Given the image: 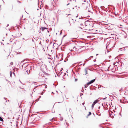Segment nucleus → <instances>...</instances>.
<instances>
[{
	"label": "nucleus",
	"mask_w": 128,
	"mask_h": 128,
	"mask_svg": "<svg viewBox=\"0 0 128 128\" xmlns=\"http://www.w3.org/2000/svg\"><path fill=\"white\" fill-rule=\"evenodd\" d=\"M32 40L33 42L34 41L33 39H32Z\"/></svg>",
	"instance_id": "obj_34"
},
{
	"label": "nucleus",
	"mask_w": 128,
	"mask_h": 128,
	"mask_svg": "<svg viewBox=\"0 0 128 128\" xmlns=\"http://www.w3.org/2000/svg\"><path fill=\"white\" fill-rule=\"evenodd\" d=\"M72 0H69L70 1V2H71L72 1Z\"/></svg>",
	"instance_id": "obj_31"
},
{
	"label": "nucleus",
	"mask_w": 128,
	"mask_h": 128,
	"mask_svg": "<svg viewBox=\"0 0 128 128\" xmlns=\"http://www.w3.org/2000/svg\"><path fill=\"white\" fill-rule=\"evenodd\" d=\"M66 125H68V123L67 122H66Z\"/></svg>",
	"instance_id": "obj_26"
},
{
	"label": "nucleus",
	"mask_w": 128,
	"mask_h": 128,
	"mask_svg": "<svg viewBox=\"0 0 128 128\" xmlns=\"http://www.w3.org/2000/svg\"><path fill=\"white\" fill-rule=\"evenodd\" d=\"M104 104V103H103V104L102 105H103Z\"/></svg>",
	"instance_id": "obj_42"
},
{
	"label": "nucleus",
	"mask_w": 128,
	"mask_h": 128,
	"mask_svg": "<svg viewBox=\"0 0 128 128\" xmlns=\"http://www.w3.org/2000/svg\"><path fill=\"white\" fill-rule=\"evenodd\" d=\"M54 120V118H52V119L50 120V121H52H52H53V120Z\"/></svg>",
	"instance_id": "obj_18"
},
{
	"label": "nucleus",
	"mask_w": 128,
	"mask_h": 128,
	"mask_svg": "<svg viewBox=\"0 0 128 128\" xmlns=\"http://www.w3.org/2000/svg\"><path fill=\"white\" fill-rule=\"evenodd\" d=\"M106 98H107V97H106L105 98L102 99L103 100H104L106 99Z\"/></svg>",
	"instance_id": "obj_23"
},
{
	"label": "nucleus",
	"mask_w": 128,
	"mask_h": 128,
	"mask_svg": "<svg viewBox=\"0 0 128 128\" xmlns=\"http://www.w3.org/2000/svg\"><path fill=\"white\" fill-rule=\"evenodd\" d=\"M94 104H92V108H93L94 107Z\"/></svg>",
	"instance_id": "obj_17"
},
{
	"label": "nucleus",
	"mask_w": 128,
	"mask_h": 128,
	"mask_svg": "<svg viewBox=\"0 0 128 128\" xmlns=\"http://www.w3.org/2000/svg\"><path fill=\"white\" fill-rule=\"evenodd\" d=\"M10 65H13V62H11V63H10Z\"/></svg>",
	"instance_id": "obj_19"
},
{
	"label": "nucleus",
	"mask_w": 128,
	"mask_h": 128,
	"mask_svg": "<svg viewBox=\"0 0 128 128\" xmlns=\"http://www.w3.org/2000/svg\"><path fill=\"white\" fill-rule=\"evenodd\" d=\"M84 24L86 26H88V25H90L93 27L94 24L93 23L90 22L89 20H87L84 22Z\"/></svg>",
	"instance_id": "obj_1"
},
{
	"label": "nucleus",
	"mask_w": 128,
	"mask_h": 128,
	"mask_svg": "<svg viewBox=\"0 0 128 128\" xmlns=\"http://www.w3.org/2000/svg\"><path fill=\"white\" fill-rule=\"evenodd\" d=\"M41 97V96H40L39 97V98H40Z\"/></svg>",
	"instance_id": "obj_32"
},
{
	"label": "nucleus",
	"mask_w": 128,
	"mask_h": 128,
	"mask_svg": "<svg viewBox=\"0 0 128 128\" xmlns=\"http://www.w3.org/2000/svg\"><path fill=\"white\" fill-rule=\"evenodd\" d=\"M110 116L111 117V116L110 115Z\"/></svg>",
	"instance_id": "obj_43"
},
{
	"label": "nucleus",
	"mask_w": 128,
	"mask_h": 128,
	"mask_svg": "<svg viewBox=\"0 0 128 128\" xmlns=\"http://www.w3.org/2000/svg\"><path fill=\"white\" fill-rule=\"evenodd\" d=\"M2 0V1H4L3 0Z\"/></svg>",
	"instance_id": "obj_48"
},
{
	"label": "nucleus",
	"mask_w": 128,
	"mask_h": 128,
	"mask_svg": "<svg viewBox=\"0 0 128 128\" xmlns=\"http://www.w3.org/2000/svg\"><path fill=\"white\" fill-rule=\"evenodd\" d=\"M121 90H120V91Z\"/></svg>",
	"instance_id": "obj_38"
},
{
	"label": "nucleus",
	"mask_w": 128,
	"mask_h": 128,
	"mask_svg": "<svg viewBox=\"0 0 128 128\" xmlns=\"http://www.w3.org/2000/svg\"><path fill=\"white\" fill-rule=\"evenodd\" d=\"M77 80H78V79H76L75 80V82H76V81H77Z\"/></svg>",
	"instance_id": "obj_24"
},
{
	"label": "nucleus",
	"mask_w": 128,
	"mask_h": 128,
	"mask_svg": "<svg viewBox=\"0 0 128 128\" xmlns=\"http://www.w3.org/2000/svg\"><path fill=\"white\" fill-rule=\"evenodd\" d=\"M82 25H83L82 24H81V26Z\"/></svg>",
	"instance_id": "obj_35"
},
{
	"label": "nucleus",
	"mask_w": 128,
	"mask_h": 128,
	"mask_svg": "<svg viewBox=\"0 0 128 128\" xmlns=\"http://www.w3.org/2000/svg\"><path fill=\"white\" fill-rule=\"evenodd\" d=\"M41 29L42 30V31H44L45 30H47L48 29L46 28L42 27H41Z\"/></svg>",
	"instance_id": "obj_5"
},
{
	"label": "nucleus",
	"mask_w": 128,
	"mask_h": 128,
	"mask_svg": "<svg viewBox=\"0 0 128 128\" xmlns=\"http://www.w3.org/2000/svg\"><path fill=\"white\" fill-rule=\"evenodd\" d=\"M8 102H9V100H8Z\"/></svg>",
	"instance_id": "obj_41"
},
{
	"label": "nucleus",
	"mask_w": 128,
	"mask_h": 128,
	"mask_svg": "<svg viewBox=\"0 0 128 128\" xmlns=\"http://www.w3.org/2000/svg\"><path fill=\"white\" fill-rule=\"evenodd\" d=\"M70 4L69 3L67 5V6H68V5L69 4Z\"/></svg>",
	"instance_id": "obj_29"
},
{
	"label": "nucleus",
	"mask_w": 128,
	"mask_h": 128,
	"mask_svg": "<svg viewBox=\"0 0 128 128\" xmlns=\"http://www.w3.org/2000/svg\"><path fill=\"white\" fill-rule=\"evenodd\" d=\"M95 79H94L93 80H92L90 82L88 83V84H89V85H90L94 83L95 81Z\"/></svg>",
	"instance_id": "obj_3"
},
{
	"label": "nucleus",
	"mask_w": 128,
	"mask_h": 128,
	"mask_svg": "<svg viewBox=\"0 0 128 128\" xmlns=\"http://www.w3.org/2000/svg\"><path fill=\"white\" fill-rule=\"evenodd\" d=\"M30 70H29V71L28 70H27L26 72H27V74H30Z\"/></svg>",
	"instance_id": "obj_10"
},
{
	"label": "nucleus",
	"mask_w": 128,
	"mask_h": 128,
	"mask_svg": "<svg viewBox=\"0 0 128 128\" xmlns=\"http://www.w3.org/2000/svg\"><path fill=\"white\" fill-rule=\"evenodd\" d=\"M81 62H80L79 63V65L80 66L81 65H82V64H80H80L81 63Z\"/></svg>",
	"instance_id": "obj_21"
},
{
	"label": "nucleus",
	"mask_w": 128,
	"mask_h": 128,
	"mask_svg": "<svg viewBox=\"0 0 128 128\" xmlns=\"http://www.w3.org/2000/svg\"><path fill=\"white\" fill-rule=\"evenodd\" d=\"M42 67H44V68H46V66L45 65H42L41 67V70H42Z\"/></svg>",
	"instance_id": "obj_8"
},
{
	"label": "nucleus",
	"mask_w": 128,
	"mask_h": 128,
	"mask_svg": "<svg viewBox=\"0 0 128 128\" xmlns=\"http://www.w3.org/2000/svg\"><path fill=\"white\" fill-rule=\"evenodd\" d=\"M62 56V55H61V57Z\"/></svg>",
	"instance_id": "obj_44"
},
{
	"label": "nucleus",
	"mask_w": 128,
	"mask_h": 128,
	"mask_svg": "<svg viewBox=\"0 0 128 128\" xmlns=\"http://www.w3.org/2000/svg\"><path fill=\"white\" fill-rule=\"evenodd\" d=\"M98 99H97L96 100H95L94 102L92 104L95 105L97 103L99 102V100H98Z\"/></svg>",
	"instance_id": "obj_4"
},
{
	"label": "nucleus",
	"mask_w": 128,
	"mask_h": 128,
	"mask_svg": "<svg viewBox=\"0 0 128 128\" xmlns=\"http://www.w3.org/2000/svg\"><path fill=\"white\" fill-rule=\"evenodd\" d=\"M52 112L53 113H54L55 112V111H52Z\"/></svg>",
	"instance_id": "obj_25"
},
{
	"label": "nucleus",
	"mask_w": 128,
	"mask_h": 128,
	"mask_svg": "<svg viewBox=\"0 0 128 128\" xmlns=\"http://www.w3.org/2000/svg\"><path fill=\"white\" fill-rule=\"evenodd\" d=\"M4 99H5V101H6V102L5 103V104H6V102H8V101L7 100H6V99H7V98H4Z\"/></svg>",
	"instance_id": "obj_11"
},
{
	"label": "nucleus",
	"mask_w": 128,
	"mask_h": 128,
	"mask_svg": "<svg viewBox=\"0 0 128 128\" xmlns=\"http://www.w3.org/2000/svg\"><path fill=\"white\" fill-rule=\"evenodd\" d=\"M25 64H26V66H28V67L29 68H30V66H28V64H27V63H25Z\"/></svg>",
	"instance_id": "obj_12"
},
{
	"label": "nucleus",
	"mask_w": 128,
	"mask_h": 128,
	"mask_svg": "<svg viewBox=\"0 0 128 128\" xmlns=\"http://www.w3.org/2000/svg\"><path fill=\"white\" fill-rule=\"evenodd\" d=\"M65 36H64V37H65Z\"/></svg>",
	"instance_id": "obj_36"
},
{
	"label": "nucleus",
	"mask_w": 128,
	"mask_h": 128,
	"mask_svg": "<svg viewBox=\"0 0 128 128\" xmlns=\"http://www.w3.org/2000/svg\"><path fill=\"white\" fill-rule=\"evenodd\" d=\"M0 120L1 121H3V120L2 118L0 116Z\"/></svg>",
	"instance_id": "obj_14"
},
{
	"label": "nucleus",
	"mask_w": 128,
	"mask_h": 128,
	"mask_svg": "<svg viewBox=\"0 0 128 128\" xmlns=\"http://www.w3.org/2000/svg\"><path fill=\"white\" fill-rule=\"evenodd\" d=\"M77 49V48H76L75 46L73 48V49H71V51H76Z\"/></svg>",
	"instance_id": "obj_6"
},
{
	"label": "nucleus",
	"mask_w": 128,
	"mask_h": 128,
	"mask_svg": "<svg viewBox=\"0 0 128 128\" xmlns=\"http://www.w3.org/2000/svg\"><path fill=\"white\" fill-rule=\"evenodd\" d=\"M70 15V14H69L68 15V16H69V15Z\"/></svg>",
	"instance_id": "obj_40"
},
{
	"label": "nucleus",
	"mask_w": 128,
	"mask_h": 128,
	"mask_svg": "<svg viewBox=\"0 0 128 128\" xmlns=\"http://www.w3.org/2000/svg\"><path fill=\"white\" fill-rule=\"evenodd\" d=\"M89 85V84H88V83L87 84H86L85 85V88H86Z\"/></svg>",
	"instance_id": "obj_9"
},
{
	"label": "nucleus",
	"mask_w": 128,
	"mask_h": 128,
	"mask_svg": "<svg viewBox=\"0 0 128 128\" xmlns=\"http://www.w3.org/2000/svg\"><path fill=\"white\" fill-rule=\"evenodd\" d=\"M8 26H9V25L8 24L7 26V27Z\"/></svg>",
	"instance_id": "obj_33"
},
{
	"label": "nucleus",
	"mask_w": 128,
	"mask_h": 128,
	"mask_svg": "<svg viewBox=\"0 0 128 128\" xmlns=\"http://www.w3.org/2000/svg\"><path fill=\"white\" fill-rule=\"evenodd\" d=\"M91 114H92L90 112H89V114L88 115V116H89L90 115H91Z\"/></svg>",
	"instance_id": "obj_13"
},
{
	"label": "nucleus",
	"mask_w": 128,
	"mask_h": 128,
	"mask_svg": "<svg viewBox=\"0 0 128 128\" xmlns=\"http://www.w3.org/2000/svg\"><path fill=\"white\" fill-rule=\"evenodd\" d=\"M79 50V51H80L81 52L82 51V49L81 48H80V50Z\"/></svg>",
	"instance_id": "obj_22"
},
{
	"label": "nucleus",
	"mask_w": 128,
	"mask_h": 128,
	"mask_svg": "<svg viewBox=\"0 0 128 128\" xmlns=\"http://www.w3.org/2000/svg\"><path fill=\"white\" fill-rule=\"evenodd\" d=\"M42 72H40V73L39 74V78H42L43 79H44L45 77L44 76V75L43 74H42Z\"/></svg>",
	"instance_id": "obj_2"
},
{
	"label": "nucleus",
	"mask_w": 128,
	"mask_h": 128,
	"mask_svg": "<svg viewBox=\"0 0 128 128\" xmlns=\"http://www.w3.org/2000/svg\"><path fill=\"white\" fill-rule=\"evenodd\" d=\"M19 81H20V82L21 83H22V82H21V81L20 80H19Z\"/></svg>",
	"instance_id": "obj_30"
},
{
	"label": "nucleus",
	"mask_w": 128,
	"mask_h": 128,
	"mask_svg": "<svg viewBox=\"0 0 128 128\" xmlns=\"http://www.w3.org/2000/svg\"><path fill=\"white\" fill-rule=\"evenodd\" d=\"M12 72L11 71H10V77H12Z\"/></svg>",
	"instance_id": "obj_16"
},
{
	"label": "nucleus",
	"mask_w": 128,
	"mask_h": 128,
	"mask_svg": "<svg viewBox=\"0 0 128 128\" xmlns=\"http://www.w3.org/2000/svg\"><path fill=\"white\" fill-rule=\"evenodd\" d=\"M104 104H105V105H106V104H106V103H104Z\"/></svg>",
	"instance_id": "obj_28"
},
{
	"label": "nucleus",
	"mask_w": 128,
	"mask_h": 128,
	"mask_svg": "<svg viewBox=\"0 0 128 128\" xmlns=\"http://www.w3.org/2000/svg\"><path fill=\"white\" fill-rule=\"evenodd\" d=\"M60 120L61 121H62L63 120V118H62L60 117Z\"/></svg>",
	"instance_id": "obj_15"
},
{
	"label": "nucleus",
	"mask_w": 128,
	"mask_h": 128,
	"mask_svg": "<svg viewBox=\"0 0 128 128\" xmlns=\"http://www.w3.org/2000/svg\"><path fill=\"white\" fill-rule=\"evenodd\" d=\"M62 31L61 30L60 31V35H61V34H62Z\"/></svg>",
	"instance_id": "obj_20"
},
{
	"label": "nucleus",
	"mask_w": 128,
	"mask_h": 128,
	"mask_svg": "<svg viewBox=\"0 0 128 128\" xmlns=\"http://www.w3.org/2000/svg\"><path fill=\"white\" fill-rule=\"evenodd\" d=\"M82 90H83L84 91V89H83V88L82 89Z\"/></svg>",
	"instance_id": "obj_39"
},
{
	"label": "nucleus",
	"mask_w": 128,
	"mask_h": 128,
	"mask_svg": "<svg viewBox=\"0 0 128 128\" xmlns=\"http://www.w3.org/2000/svg\"><path fill=\"white\" fill-rule=\"evenodd\" d=\"M42 85H43V86H45V84H43Z\"/></svg>",
	"instance_id": "obj_27"
},
{
	"label": "nucleus",
	"mask_w": 128,
	"mask_h": 128,
	"mask_svg": "<svg viewBox=\"0 0 128 128\" xmlns=\"http://www.w3.org/2000/svg\"><path fill=\"white\" fill-rule=\"evenodd\" d=\"M126 47L127 48V47Z\"/></svg>",
	"instance_id": "obj_47"
},
{
	"label": "nucleus",
	"mask_w": 128,
	"mask_h": 128,
	"mask_svg": "<svg viewBox=\"0 0 128 128\" xmlns=\"http://www.w3.org/2000/svg\"><path fill=\"white\" fill-rule=\"evenodd\" d=\"M88 70V68H86L85 69V71L86 72L85 75L87 74H88L87 71Z\"/></svg>",
	"instance_id": "obj_7"
},
{
	"label": "nucleus",
	"mask_w": 128,
	"mask_h": 128,
	"mask_svg": "<svg viewBox=\"0 0 128 128\" xmlns=\"http://www.w3.org/2000/svg\"><path fill=\"white\" fill-rule=\"evenodd\" d=\"M98 55V54H97L96 55Z\"/></svg>",
	"instance_id": "obj_45"
},
{
	"label": "nucleus",
	"mask_w": 128,
	"mask_h": 128,
	"mask_svg": "<svg viewBox=\"0 0 128 128\" xmlns=\"http://www.w3.org/2000/svg\"><path fill=\"white\" fill-rule=\"evenodd\" d=\"M44 68H43V70H44Z\"/></svg>",
	"instance_id": "obj_46"
},
{
	"label": "nucleus",
	"mask_w": 128,
	"mask_h": 128,
	"mask_svg": "<svg viewBox=\"0 0 128 128\" xmlns=\"http://www.w3.org/2000/svg\"><path fill=\"white\" fill-rule=\"evenodd\" d=\"M84 65H85V64H83V66H84Z\"/></svg>",
	"instance_id": "obj_37"
}]
</instances>
